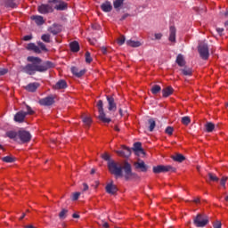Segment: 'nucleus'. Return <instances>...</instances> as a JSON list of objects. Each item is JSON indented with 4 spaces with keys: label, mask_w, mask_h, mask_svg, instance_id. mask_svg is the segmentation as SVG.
Masks as SVG:
<instances>
[{
    "label": "nucleus",
    "mask_w": 228,
    "mask_h": 228,
    "mask_svg": "<svg viewBox=\"0 0 228 228\" xmlns=\"http://www.w3.org/2000/svg\"><path fill=\"white\" fill-rule=\"evenodd\" d=\"M224 15H225L226 19H228V11L225 12ZM224 26H225L226 29H228V20L224 23Z\"/></svg>",
    "instance_id": "nucleus-57"
},
{
    "label": "nucleus",
    "mask_w": 228,
    "mask_h": 228,
    "mask_svg": "<svg viewBox=\"0 0 228 228\" xmlns=\"http://www.w3.org/2000/svg\"><path fill=\"white\" fill-rule=\"evenodd\" d=\"M28 61H30L32 64H28L23 68V72L28 74L29 76H33L36 72H45V70H49V69H53V63L50 61H46L42 63V60L38 57L29 56L28 57Z\"/></svg>",
    "instance_id": "nucleus-1"
},
{
    "label": "nucleus",
    "mask_w": 228,
    "mask_h": 228,
    "mask_svg": "<svg viewBox=\"0 0 228 228\" xmlns=\"http://www.w3.org/2000/svg\"><path fill=\"white\" fill-rule=\"evenodd\" d=\"M67 213L68 210L67 209H62L60 214H59V218H61V220H64V218H67Z\"/></svg>",
    "instance_id": "nucleus-40"
},
{
    "label": "nucleus",
    "mask_w": 228,
    "mask_h": 228,
    "mask_svg": "<svg viewBox=\"0 0 228 228\" xmlns=\"http://www.w3.org/2000/svg\"><path fill=\"white\" fill-rule=\"evenodd\" d=\"M39 104H41V106H52V104H54V98L48 96L45 99H41Z\"/></svg>",
    "instance_id": "nucleus-13"
},
{
    "label": "nucleus",
    "mask_w": 228,
    "mask_h": 228,
    "mask_svg": "<svg viewBox=\"0 0 228 228\" xmlns=\"http://www.w3.org/2000/svg\"><path fill=\"white\" fill-rule=\"evenodd\" d=\"M97 41L95 39H89V44H91V45H95Z\"/></svg>",
    "instance_id": "nucleus-56"
},
{
    "label": "nucleus",
    "mask_w": 228,
    "mask_h": 228,
    "mask_svg": "<svg viewBox=\"0 0 228 228\" xmlns=\"http://www.w3.org/2000/svg\"><path fill=\"white\" fill-rule=\"evenodd\" d=\"M102 159H104L105 161H108V163H110V161H111L110 159V155L108 153H104L102 156Z\"/></svg>",
    "instance_id": "nucleus-53"
},
{
    "label": "nucleus",
    "mask_w": 228,
    "mask_h": 228,
    "mask_svg": "<svg viewBox=\"0 0 228 228\" xmlns=\"http://www.w3.org/2000/svg\"><path fill=\"white\" fill-rule=\"evenodd\" d=\"M38 86H40V85L37 82H34V83H30L28 86H26L25 89L28 92H36L37 88H38Z\"/></svg>",
    "instance_id": "nucleus-19"
},
{
    "label": "nucleus",
    "mask_w": 228,
    "mask_h": 228,
    "mask_svg": "<svg viewBox=\"0 0 228 228\" xmlns=\"http://www.w3.org/2000/svg\"><path fill=\"white\" fill-rule=\"evenodd\" d=\"M174 161H177L178 163H183L184 161L185 158L183 156V154H176L172 157Z\"/></svg>",
    "instance_id": "nucleus-32"
},
{
    "label": "nucleus",
    "mask_w": 228,
    "mask_h": 228,
    "mask_svg": "<svg viewBox=\"0 0 228 228\" xmlns=\"http://www.w3.org/2000/svg\"><path fill=\"white\" fill-rule=\"evenodd\" d=\"M126 45H128V47H140L142 43L140 41L129 39L126 41Z\"/></svg>",
    "instance_id": "nucleus-24"
},
{
    "label": "nucleus",
    "mask_w": 228,
    "mask_h": 228,
    "mask_svg": "<svg viewBox=\"0 0 228 228\" xmlns=\"http://www.w3.org/2000/svg\"><path fill=\"white\" fill-rule=\"evenodd\" d=\"M53 88L54 90H64V88H67V82L61 79L53 86Z\"/></svg>",
    "instance_id": "nucleus-15"
},
{
    "label": "nucleus",
    "mask_w": 228,
    "mask_h": 228,
    "mask_svg": "<svg viewBox=\"0 0 228 228\" xmlns=\"http://www.w3.org/2000/svg\"><path fill=\"white\" fill-rule=\"evenodd\" d=\"M163 37V34L161 33H155L154 34V38H151V40H161Z\"/></svg>",
    "instance_id": "nucleus-48"
},
{
    "label": "nucleus",
    "mask_w": 228,
    "mask_h": 228,
    "mask_svg": "<svg viewBox=\"0 0 228 228\" xmlns=\"http://www.w3.org/2000/svg\"><path fill=\"white\" fill-rule=\"evenodd\" d=\"M163 97H169L174 94V88L172 86H167L162 90Z\"/></svg>",
    "instance_id": "nucleus-25"
},
{
    "label": "nucleus",
    "mask_w": 228,
    "mask_h": 228,
    "mask_svg": "<svg viewBox=\"0 0 228 228\" xmlns=\"http://www.w3.org/2000/svg\"><path fill=\"white\" fill-rule=\"evenodd\" d=\"M170 170H174V167H172L171 166L159 165L157 167H153L154 174H163L165 172H170Z\"/></svg>",
    "instance_id": "nucleus-7"
},
{
    "label": "nucleus",
    "mask_w": 228,
    "mask_h": 228,
    "mask_svg": "<svg viewBox=\"0 0 228 228\" xmlns=\"http://www.w3.org/2000/svg\"><path fill=\"white\" fill-rule=\"evenodd\" d=\"M227 179H228L227 176H224L220 180V184L222 187H224V190L226 188L225 183H227Z\"/></svg>",
    "instance_id": "nucleus-44"
},
{
    "label": "nucleus",
    "mask_w": 228,
    "mask_h": 228,
    "mask_svg": "<svg viewBox=\"0 0 228 228\" xmlns=\"http://www.w3.org/2000/svg\"><path fill=\"white\" fill-rule=\"evenodd\" d=\"M149 129L151 132L154 131V127H156V121H154V119H149Z\"/></svg>",
    "instance_id": "nucleus-41"
},
{
    "label": "nucleus",
    "mask_w": 228,
    "mask_h": 228,
    "mask_svg": "<svg viewBox=\"0 0 228 228\" xmlns=\"http://www.w3.org/2000/svg\"><path fill=\"white\" fill-rule=\"evenodd\" d=\"M26 228H35L34 225H28V226H25Z\"/></svg>",
    "instance_id": "nucleus-63"
},
{
    "label": "nucleus",
    "mask_w": 228,
    "mask_h": 228,
    "mask_svg": "<svg viewBox=\"0 0 228 228\" xmlns=\"http://www.w3.org/2000/svg\"><path fill=\"white\" fill-rule=\"evenodd\" d=\"M18 139H20L22 143H26L31 140V134L26 130H20L18 132Z\"/></svg>",
    "instance_id": "nucleus-6"
},
{
    "label": "nucleus",
    "mask_w": 228,
    "mask_h": 228,
    "mask_svg": "<svg viewBox=\"0 0 228 228\" xmlns=\"http://www.w3.org/2000/svg\"><path fill=\"white\" fill-rule=\"evenodd\" d=\"M102 53L103 54H107L108 50L106 49V47H104V46L102 47Z\"/></svg>",
    "instance_id": "nucleus-59"
},
{
    "label": "nucleus",
    "mask_w": 228,
    "mask_h": 228,
    "mask_svg": "<svg viewBox=\"0 0 228 228\" xmlns=\"http://www.w3.org/2000/svg\"><path fill=\"white\" fill-rule=\"evenodd\" d=\"M113 4H114V8L116 10H118V8H120L122 4H124V0H115Z\"/></svg>",
    "instance_id": "nucleus-35"
},
{
    "label": "nucleus",
    "mask_w": 228,
    "mask_h": 228,
    "mask_svg": "<svg viewBox=\"0 0 228 228\" xmlns=\"http://www.w3.org/2000/svg\"><path fill=\"white\" fill-rule=\"evenodd\" d=\"M214 228H222V223L220 221H216L214 223Z\"/></svg>",
    "instance_id": "nucleus-54"
},
{
    "label": "nucleus",
    "mask_w": 228,
    "mask_h": 228,
    "mask_svg": "<svg viewBox=\"0 0 228 228\" xmlns=\"http://www.w3.org/2000/svg\"><path fill=\"white\" fill-rule=\"evenodd\" d=\"M32 38H33V36L28 35V36H25V37H23V40H24L25 42H29V40H31Z\"/></svg>",
    "instance_id": "nucleus-55"
},
{
    "label": "nucleus",
    "mask_w": 228,
    "mask_h": 228,
    "mask_svg": "<svg viewBox=\"0 0 228 228\" xmlns=\"http://www.w3.org/2000/svg\"><path fill=\"white\" fill-rule=\"evenodd\" d=\"M101 8H102V10L103 12H111V9H112L113 7L111 6V3H110V2H105V3H103V4H102Z\"/></svg>",
    "instance_id": "nucleus-29"
},
{
    "label": "nucleus",
    "mask_w": 228,
    "mask_h": 228,
    "mask_svg": "<svg viewBox=\"0 0 228 228\" xmlns=\"http://www.w3.org/2000/svg\"><path fill=\"white\" fill-rule=\"evenodd\" d=\"M161 92V86L155 85L151 87V94L156 95V94H159Z\"/></svg>",
    "instance_id": "nucleus-34"
},
{
    "label": "nucleus",
    "mask_w": 228,
    "mask_h": 228,
    "mask_svg": "<svg viewBox=\"0 0 228 228\" xmlns=\"http://www.w3.org/2000/svg\"><path fill=\"white\" fill-rule=\"evenodd\" d=\"M102 227L103 228H108V227H110V224H108V223H103Z\"/></svg>",
    "instance_id": "nucleus-60"
},
{
    "label": "nucleus",
    "mask_w": 228,
    "mask_h": 228,
    "mask_svg": "<svg viewBox=\"0 0 228 228\" xmlns=\"http://www.w3.org/2000/svg\"><path fill=\"white\" fill-rule=\"evenodd\" d=\"M6 136L11 140H14V142H17L19 140V133L15 131H8L6 133Z\"/></svg>",
    "instance_id": "nucleus-21"
},
{
    "label": "nucleus",
    "mask_w": 228,
    "mask_h": 228,
    "mask_svg": "<svg viewBox=\"0 0 228 228\" xmlns=\"http://www.w3.org/2000/svg\"><path fill=\"white\" fill-rule=\"evenodd\" d=\"M82 120H83L85 126H89L90 124H92V118H90L88 116H85Z\"/></svg>",
    "instance_id": "nucleus-37"
},
{
    "label": "nucleus",
    "mask_w": 228,
    "mask_h": 228,
    "mask_svg": "<svg viewBox=\"0 0 228 228\" xmlns=\"http://www.w3.org/2000/svg\"><path fill=\"white\" fill-rule=\"evenodd\" d=\"M190 122H191L190 117L185 116V117L182 118V123H183L184 126H188V124H190Z\"/></svg>",
    "instance_id": "nucleus-43"
},
{
    "label": "nucleus",
    "mask_w": 228,
    "mask_h": 228,
    "mask_svg": "<svg viewBox=\"0 0 228 228\" xmlns=\"http://www.w3.org/2000/svg\"><path fill=\"white\" fill-rule=\"evenodd\" d=\"M50 33H53V35H58L60 33V28L56 26L51 27L49 28Z\"/></svg>",
    "instance_id": "nucleus-38"
},
{
    "label": "nucleus",
    "mask_w": 228,
    "mask_h": 228,
    "mask_svg": "<svg viewBox=\"0 0 228 228\" xmlns=\"http://www.w3.org/2000/svg\"><path fill=\"white\" fill-rule=\"evenodd\" d=\"M2 161L4 163H13L15 161V159L12 156H6L2 159Z\"/></svg>",
    "instance_id": "nucleus-36"
},
{
    "label": "nucleus",
    "mask_w": 228,
    "mask_h": 228,
    "mask_svg": "<svg viewBox=\"0 0 228 228\" xmlns=\"http://www.w3.org/2000/svg\"><path fill=\"white\" fill-rule=\"evenodd\" d=\"M71 72L74 76H77V77H81V76L85 74V69L79 70L77 68L72 67Z\"/></svg>",
    "instance_id": "nucleus-27"
},
{
    "label": "nucleus",
    "mask_w": 228,
    "mask_h": 228,
    "mask_svg": "<svg viewBox=\"0 0 228 228\" xmlns=\"http://www.w3.org/2000/svg\"><path fill=\"white\" fill-rule=\"evenodd\" d=\"M205 129L207 131V133H213V131L215 130V124L208 122L205 125Z\"/></svg>",
    "instance_id": "nucleus-31"
},
{
    "label": "nucleus",
    "mask_w": 228,
    "mask_h": 228,
    "mask_svg": "<svg viewBox=\"0 0 228 228\" xmlns=\"http://www.w3.org/2000/svg\"><path fill=\"white\" fill-rule=\"evenodd\" d=\"M135 168H139L142 172H147V166L144 161L136 162Z\"/></svg>",
    "instance_id": "nucleus-28"
},
{
    "label": "nucleus",
    "mask_w": 228,
    "mask_h": 228,
    "mask_svg": "<svg viewBox=\"0 0 228 228\" xmlns=\"http://www.w3.org/2000/svg\"><path fill=\"white\" fill-rule=\"evenodd\" d=\"M106 191L107 193H110V195H115V193H117V186H115V184L111 183H108L106 185Z\"/></svg>",
    "instance_id": "nucleus-16"
},
{
    "label": "nucleus",
    "mask_w": 228,
    "mask_h": 228,
    "mask_svg": "<svg viewBox=\"0 0 228 228\" xmlns=\"http://www.w3.org/2000/svg\"><path fill=\"white\" fill-rule=\"evenodd\" d=\"M107 101L109 104V111H117V103H115V99L111 96H107Z\"/></svg>",
    "instance_id": "nucleus-12"
},
{
    "label": "nucleus",
    "mask_w": 228,
    "mask_h": 228,
    "mask_svg": "<svg viewBox=\"0 0 228 228\" xmlns=\"http://www.w3.org/2000/svg\"><path fill=\"white\" fill-rule=\"evenodd\" d=\"M38 12L39 13H43V14L51 13V12H53V4L51 0L49 1L48 4H41L38 7Z\"/></svg>",
    "instance_id": "nucleus-8"
},
{
    "label": "nucleus",
    "mask_w": 228,
    "mask_h": 228,
    "mask_svg": "<svg viewBox=\"0 0 228 228\" xmlns=\"http://www.w3.org/2000/svg\"><path fill=\"white\" fill-rule=\"evenodd\" d=\"M27 49H28V51H33L34 53H41L40 47H38L37 45H35V43H29L27 45Z\"/></svg>",
    "instance_id": "nucleus-20"
},
{
    "label": "nucleus",
    "mask_w": 228,
    "mask_h": 228,
    "mask_svg": "<svg viewBox=\"0 0 228 228\" xmlns=\"http://www.w3.org/2000/svg\"><path fill=\"white\" fill-rule=\"evenodd\" d=\"M134 151L135 152V154H137V156H141V154H145L143 152V150L142 149V143L140 142H135L134 144Z\"/></svg>",
    "instance_id": "nucleus-18"
},
{
    "label": "nucleus",
    "mask_w": 228,
    "mask_h": 228,
    "mask_svg": "<svg viewBox=\"0 0 228 228\" xmlns=\"http://www.w3.org/2000/svg\"><path fill=\"white\" fill-rule=\"evenodd\" d=\"M52 3L53 10H65L67 4L64 2L60 0H50Z\"/></svg>",
    "instance_id": "nucleus-9"
},
{
    "label": "nucleus",
    "mask_w": 228,
    "mask_h": 228,
    "mask_svg": "<svg viewBox=\"0 0 228 228\" xmlns=\"http://www.w3.org/2000/svg\"><path fill=\"white\" fill-rule=\"evenodd\" d=\"M123 169H124L125 178L131 179V177H133V171H131V165L129 163H125Z\"/></svg>",
    "instance_id": "nucleus-11"
},
{
    "label": "nucleus",
    "mask_w": 228,
    "mask_h": 228,
    "mask_svg": "<svg viewBox=\"0 0 228 228\" xmlns=\"http://www.w3.org/2000/svg\"><path fill=\"white\" fill-rule=\"evenodd\" d=\"M183 76H191V69L188 67L180 69Z\"/></svg>",
    "instance_id": "nucleus-33"
},
{
    "label": "nucleus",
    "mask_w": 228,
    "mask_h": 228,
    "mask_svg": "<svg viewBox=\"0 0 228 228\" xmlns=\"http://www.w3.org/2000/svg\"><path fill=\"white\" fill-rule=\"evenodd\" d=\"M32 20H34L36 22V24L37 26H42V24H44V22H45L44 20V17L39 16V15H36V16H31Z\"/></svg>",
    "instance_id": "nucleus-23"
},
{
    "label": "nucleus",
    "mask_w": 228,
    "mask_h": 228,
    "mask_svg": "<svg viewBox=\"0 0 228 228\" xmlns=\"http://www.w3.org/2000/svg\"><path fill=\"white\" fill-rule=\"evenodd\" d=\"M208 177L210 179V181H214L216 183H218L219 179L217 178L216 175H213L212 173L208 174Z\"/></svg>",
    "instance_id": "nucleus-46"
},
{
    "label": "nucleus",
    "mask_w": 228,
    "mask_h": 228,
    "mask_svg": "<svg viewBox=\"0 0 228 228\" xmlns=\"http://www.w3.org/2000/svg\"><path fill=\"white\" fill-rule=\"evenodd\" d=\"M209 222V218H208V216L199 214L194 219L193 224L196 227H206Z\"/></svg>",
    "instance_id": "nucleus-4"
},
{
    "label": "nucleus",
    "mask_w": 228,
    "mask_h": 228,
    "mask_svg": "<svg viewBox=\"0 0 228 228\" xmlns=\"http://www.w3.org/2000/svg\"><path fill=\"white\" fill-rule=\"evenodd\" d=\"M5 74H8V69L0 68V77L4 76Z\"/></svg>",
    "instance_id": "nucleus-52"
},
{
    "label": "nucleus",
    "mask_w": 228,
    "mask_h": 228,
    "mask_svg": "<svg viewBox=\"0 0 228 228\" xmlns=\"http://www.w3.org/2000/svg\"><path fill=\"white\" fill-rule=\"evenodd\" d=\"M108 168L110 174H113L116 177H122V165L113 160H109Z\"/></svg>",
    "instance_id": "nucleus-2"
},
{
    "label": "nucleus",
    "mask_w": 228,
    "mask_h": 228,
    "mask_svg": "<svg viewBox=\"0 0 228 228\" xmlns=\"http://www.w3.org/2000/svg\"><path fill=\"white\" fill-rule=\"evenodd\" d=\"M98 112L104 111L102 101L100 100L97 103Z\"/></svg>",
    "instance_id": "nucleus-45"
},
{
    "label": "nucleus",
    "mask_w": 228,
    "mask_h": 228,
    "mask_svg": "<svg viewBox=\"0 0 228 228\" xmlns=\"http://www.w3.org/2000/svg\"><path fill=\"white\" fill-rule=\"evenodd\" d=\"M33 109L29 107L28 105L26 106V111L20 110L17 112L14 116L15 122H24V119L26 118L27 115H33Z\"/></svg>",
    "instance_id": "nucleus-3"
},
{
    "label": "nucleus",
    "mask_w": 228,
    "mask_h": 228,
    "mask_svg": "<svg viewBox=\"0 0 228 228\" xmlns=\"http://www.w3.org/2000/svg\"><path fill=\"white\" fill-rule=\"evenodd\" d=\"M69 45L73 53H77V51H79V43H77V41L70 43Z\"/></svg>",
    "instance_id": "nucleus-30"
},
{
    "label": "nucleus",
    "mask_w": 228,
    "mask_h": 228,
    "mask_svg": "<svg viewBox=\"0 0 228 228\" xmlns=\"http://www.w3.org/2000/svg\"><path fill=\"white\" fill-rule=\"evenodd\" d=\"M216 31H217L218 35H222V33H224V28H217Z\"/></svg>",
    "instance_id": "nucleus-58"
},
{
    "label": "nucleus",
    "mask_w": 228,
    "mask_h": 228,
    "mask_svg": "<svg viewBox=\"0 0 228 228\" xmlns=\"http://www.w3.org/2000/svg\"><path fill=\"white\" fill-rule=\"evenodd\" d=\"M117 154H118V156H122L123 158H129V156H131V149L122 146L121 150L117 151Z\"/></svg>",
    "instance_id": "nucleus-10"
},
{
    "label": "nucleus",
    "mask_w": 228,
    "mask_h": 228,
    "mask_svg": "<svg viewBox=\"0 0 228 228\" xmlns=\"http://www.w3.org/2000/svg\"><path fill=\"white\" fill-rule=\"evenodd\" d=\"M194 202L197 204L199 202V199L194 200Z\"/></svg>",
    "instance_id": "nucleus-64"
},
{
    "label": "nucleus",
    "mask_w": 228,
    "mask_h": 228,
    "mask_svg": "<svg viewBox=\"0 0 228 228\" xmlns=\"http://www.w3.org/2000/svg\"><path fill=\"white\" fill-rule=\"evenodd\" d=\"M79 217V215L77 214H73V218H78Z\"/></svg>",
    "instance_id": "nucleus-62"
},
{
    "label": "nucleus",
    "mask_w": 228,
    "mask_h": 228,
    "mask_svg": "<svg viewBox=\"0 0 228 228\" xmlns=\"http://www.w3.org/2000/svg\"><path fill=\"white\" fill-rule=\"evenodd\" d=\"M176 63L179 67H184V65H186V61H184V56H183V54L177 55Z\"/></svg>",
    "instance_id": "nucleus-26"
},
{
    "label": "nucleus",
    "mask_w": 228,
    "mask_h": 228,
    "mask_svg": "<svg viewBox=\"0 0 228 228\" xmlns=\"http://www.w3.org/2000/svg\"><path fill=\"white\" fill-rule=\"evenodd\" d=\"M98 113H99L98 118L99 120L103 122V124H110L111 122V118L106 117V113H104V110H102Z\"/></svg>",
    "instance_id": "nucleus-14"
},
{
    "label": "nucleus",
    "mask_w": 228,
    "mask_h": 228,
    "mask_svg": "<svg viewBox=\"0 0 228 228\" xmlns=\"http://www.w3.org/2000/svg\"><path fill=\"white\" fill-rule=\"evenodd\" d=\"M86 63H92V61H93L92 55L90 54V52L86 53Z\"/></svg>",
    "instance_id": "nucleus-42"
},
{
    "label": "nucleus",
    "mask_w": 228,
    "mask_h": 228,
    "mask_svg": "<svg viewBox=\"0 0 228 228\" xmlns=\"http://www.w3.org/2000/svg\"><path fill=\"white\" fill-rule=\"evenodd\" d=\"M166 134H172L173 133H174V128L172 127V126H167V128H166Z\"/></svg>",
    "instance_id": "nucleus-51"
},
{
    "label": "nucleus",
    "mask_w": 228,
    "mask_h": 228,
    "mask_svg": "<svg viewBox=\"0 0 228 228\" xmlns=\"http://www.w3.org/2000/svg\"><path fill=\"white\" fill-rule=\"evenodd\" d=\"M175 27L171 26L169 28V42H172L173 44H175Z\"/></svg>",
    "instance_id": "nucleus-17"
},
{
    "label": "nucleus",
    "mask_w": 228,
    "mask_h": 228,
    "mask_svg": "<svg viewBox=\"0 0 228 228\" xmlns=\"http://www.w3.org/2000/svg\"><path fill=\"white\" fill-rule=\"evenodd\" d=\"M41 40H43V42H46L47 44H49V42H51V36L49 34H44L41 37Z\"/></svg>",
    "instance_id": "nucleus-39"
},
{
    "label": "nucleus",
    "mask_w": 228,
    "mask_h": 228,
    "mask_svg": "<svg viewBox=\"0 0 228 228\" xmlns=\"http://www.w3.org/2000/svg\"><path fill=\"white\" fill-rule=\"evenodd\" d=\"M88 190V184L84 183V191H86Z\"/></svg>",
    "instance_id": "nucleus-61"
},
{
    "label": "nucleus",
    "mask_w": 228,
    "mask_h": 228,
    "mask_svg": "<svg viewBox=\"0 0 228 228\" xmlns=\"http://www.w3.org/2000/svg\"><path fill=\"white\" fill-rule=\"evenodd\" d=\"M198 51L202 60H208V58H209V48L208 47V44H200Z\"/></svg>",
    "instance_id": "nucleus-5"
},
{
    "label": "nucleus",
    "mask_w": 228,
    "mask_h": 228,
    "mask_svg": "<svg viewBox=\"0 0 228 228\" xmlns=\"http://www.w3.org/2000/svg\"><path fill=\"white\" fill-rule=\"evenodd\" d=\"M4 6L5 8H16L17 7V2L15 0H6L3 3Z\"/></svg>",
    "instance_id": "nucleus-22"
},
{
    "label": "nucleus",
    "mask_w": 228,
    "mask_h": 228,
    "mask_svg": "<svg viewBox=\"0 0 228 228\" xmlns=\"http://www.w3.org/2000/svg\"><path fill=\"white\" fill-rule=\"evenodd\" d=\"M38 47H39L40 51H47V48L45 47V45L42 42L38 43Z\"/></svg>",
    "instance_id": "nucleus-50"
},
{
    "label": "nucleus",
    "mask_w": 228,
    "mask_h": 228,
    "mask_svg": "<svg viewBox=\"0 0 228 228\" xmlns=\"http://www.w3.org/2000/svg\"><path fill=\"white\" fill-rule=\"evenodd\" d=\"M80 196H81V192H74L72 194L71 199L72 200H77V199H79Z\"/></svg>",
    "instance_id": "nucleus-49"
},
{
    "label": "nucleus",
    "mask_w": 228,
    "mask_h": 228,
    "mask_svg": "<svg viewBox=\"0 0 228 228\" xmlns=\"http://www.w3.org/2000/svg\"><path fill=\"white\" fill-rule=\"evenodd\" d=\"M125 43H126V37L124 36H121L119 38H118V45H124Z\"/></svg>",
    "instance_id": "nucleus-47"
}]
</instances>
